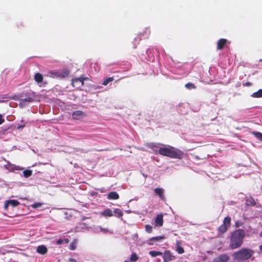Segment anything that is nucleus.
<instances>
[{"label": "nucleus", "instance_id": "nucleus-1", "mask_svg": "<svg viewBox=\"0 0 262 262\" xmlns=\"http://www.w3.org/2000/svg\"><path fill=\"white\" fill-rule=\"evenodd\" d=\"M159 150V154L173 159H181L183 158L184 154L180 149L170 145H162Z\"/></svg>", "mask_w": 262, "mask_h": 262}, {"label": "nucleus", "instance_id": "nucleus-2", "mask_svg": "<svg viewBox=\"0 0 262 262\" xmlns=\"http://www.w3.org/2000/svg\"><path fill=\"white\" fill-rule=\"evenodd\" d=\"M245 231L242 229H238L233 231L230 237V247L235 249L241 246L245 237Z\"/></svg>", "mask_w": 262, "mask_h": 262}, {"label": "nucleus", "instance_id": "nucleus-3", "mask_svg": "<svg viewBox=\"0 0 262 262\" xmlns=\"http://www.w3.org/2000/svg\"><path fill=\"white\" fill-rule=\"evenodd\" d=\"M254 252L253 250L248 248H243L235 252L232 254L234 260L238 261H244L250 259L253 255Z\"/></svg>", "mask_w": 262, "mask_h": 262}, {"label": "nucleus", "instance_id": "nucleus-4", "mask_svg": "<svg viewBox=\"0 0 262 262\" xmlns=\"http://www.w3.org/2000/svg\"><path fill=\"white\" fill-rule=\"evenodd\" d=\"M231 219L229 216L225 217L223 220V223L218 228V231L220 234L225 233L231 225Z\"/></svg>", "mask_w": 262, "mask_h": 262}, {"label": "nucleus", "instance_id": "nucleus-5", "mask_svg": "<svg viewBox=\"0 0 262 262\" xmlns=\"http://www.w3.org/2000/svg\"><path fill=\"white\" fill-rule=\"evenodd\" d=\"M70 73V71L67 69L60 71H53L51 72V74L53 75V76L60 78H64L68 77Z\"/></svg>", "mask_w": 262, "mask_h": 262}, {"label": "nucleus", "instance_id": "nucleus-6", "mask_svg": "<svg viewBox=\"0 0 262 262\" xmlns=\"http://www.w3.org/2000/svg\"><path fill=\"white\" fill-rule=\"evenodd\" d=\"M88 79V78L80 76L79 78L72 79V83L73 86L76 89H79L84 85V81Z\"/></svg>", "mask_w": 262, "mask_h": 262}, {"label": "nucleus", "instance_id": "nucleus-7", "mask_svg": "<svg viewBox=\"0 0 262 262\" xmlns=\"http://www.w3.org/2000/svg\"><path fill=\"white\" fill-rule=\"evenodd\" d=\"M85 116V114L81 111H76L73 112L72 119L73 120H80Z\"/></svg>", "mask_w": 262, "mask_h": 262}, {"label": "nucleus", "instance_id": "nucleus-8", "mask_svg": "<svg viewBox=\"0 0 262 262\" xmlns=\"http://www.w3.org/2000/svg\"><path fill=\"white\" fill-rule=\"evenodd\" d=\"M163 260L165 261V262H168L173 260L175 258V256L172 255L169 250H166L163 254Z\"/></svg>", "mask_w": 262, "mask_h": 262}, {"label": "nucleus", "instance_id": "nucleus-9", "mask_svg": "<svg viewBox=\"0 0 262 262\" xmlns=\"http://www.w3.org/2000/svg\"><path fill=\"white\" fill-rule=\"evenodd\" d=\"M229 257L226 254H223L213 259V262H228Z\"/></svg>", "mask_w": 262, "mask_h": 262}, {"label": "nucleus", "instance_id": "nucleus-10", "mask_svg": "<svg viewBox=\"0 0 262 262\" xmlns=\"http://www.w3.org/2000/svg\"><path fill=\"white\" fill-rule=\"evenodd\" d=\"M19 204V202L16 200H7L4 204V208L6 210H7L8 208V206L10 205H11L12 207H14L18 205Z\"/></svg>", "mask_w": 262, "mask_h": 262}, {"label": "nucleus", "instance_id": "nucleus-11", "mask_svg": "<svg viewBox=\"0 0 262 262\" xmlns=\"http://www.w3.org/2000/svg\"><path fill=\"white\" fill-rule=\"evenodd\" d=\"M163 215L162 214H159L155 220V225L157 227H161L163 225Z\"/></svg>", "mask_w": 262, "mask_h": 262}, {"label": "nucleus", "instance_id": "nucleus-12", "mask_svg": "<svg viewBox=\"0 0 262 262\" xmlns=\"http://www.w3.org/2000/svg\"><path fill=\"white\" fill-rule=\"evenodd\" d=\"M154 192L156 195L159 196L161 200L166 201V198L164 196V190L163 188H156L154 189Z\"/></svg>", "mask_w": 262, "mask_h": 262}, {"label": "nucleus", "instance_id": "nucleus-13", "mask_svg": "<svg viewBox=\"0 0 262 262\" xmlns=\"http://www.w3.org/2000/svg\"><path fill=\"white\" fill-rule=\"evenodd\" d=\"M160 145L161 144L160 143H150L147 144V146L155 152L157 153L158 152L159 154V150L161 147H160Z\"/></svg>", "mask_w": 262, "mask_h": 262}, {"label": "nucleus", "instance_id": "nucleus-14", "mask_svg": "<svg viewBox=\"0 0 262 262\" xmlns=\"http://www.w3.org/2000/svg\"><path fill=\"white\" fill-rule=\"evenodd\" d=\"M227 42L226 39L222 38L218 40L217 43V50H222Z\"/></svg>", "mask_w": 262, "mask_h": 262}, {"label": "nucleus", "instance_id": "nucleus-15", "mask_svg": "<svg viewBox=\"0 0 262 262\" xmlns=\"http://www.w3.org/2000/svg\"><path fill=\"white\" fill-rule=\"evenodd\" d=\"M36 251L39 254L44 255L47 253L48 249L45 245H42L37 247Z\"/></svg>", "mask_w": 262, "mask_h": 262}, {"label": "nucleus", "instance_id": "nucleus-16", "mask_svg": "<svg viewBox=\"0 0 262 262\" xmlns=\"http://www.w3.org/2000/svg\"><path fill=\"white\" fill-rule=\"evenodd\" d=\"M107 198L108 200H118L119 198V195L116 191H112L107 194Z\"/></svg>", "mask_w": 262, "mask_h": 262}, {"label": "nucleus", "instance_id": "nucleus-17", "mask_svg": "<svg viewBox=\"0 0 262 262\" xmlns=\"http://www.w3.org/2000/svg\"><path fill=\"white\" fill-rule=\"evenodd\" d=\"M100 214L104 217H111L113 215V213L111 209L106 208L100 213Z\"/></svg>", "mask_w": 262, "mask_h": 262}, {"label": "nucleus", "instance_id": "nucleus-18", "mask_svg": "<svg viewBox=\"0 0 262 262\" xmlns=\"http://www.w3.org/2000/svg\"><path fill=\"white\" fill-rule=\"evenodd\" d=\"M113 212L114 213V215L117 217H122L123 215L122 211L119 208H116L114 210Z\"/></svg>", "mask_w": 262, "mask_h": 262}, {"label": "nucleus", "instance_id": "nucleus-19", "mask_svg": "<svg viewBox=\"0 0 262 262\" xmlns=\"http://www.w3.org/2000/svg\"><path fill=\"white\" fill-rule=\"evenodd\" d=\"M34 79L37 82L40 83L43 80V76L39 73H36L34 76Z\"/></svg>", "mask_w": 262, "mask_h": 262}, {"label": "nucleus", "instance_id": "nucleus-20", "mask_svg": "<svg viewBox=\"0 0 262 262\" xmlns=\"http://www.w3.org/2000/svg\"><path fill=\"white\" fill-rule=\"evenodd\" d=\"M251 97H252L253 98L262 97V89H259L257 92L253 93L251 95Z\"/></svg>", "mask_w": 262, "mask_h": 262}, {"label": "nucleus", "instance_id": "nucleus-21", "mask_svg": "<svg viewBox=\"0 0 262 262\" xmlns=\"http://www.w3.org/2000/svg\"><path fill=\"white\" fill-rule=\"evenodd\" d=\"M251 134L253 135L258 140L262 142V134L258 132L253 131Z\"/></svg>", "mask_w": 262, "mask_h": 262}, {"label": "nucleus", "instance_id": "nucleus-22", "mask_svg": "<svg viewBox=\"0 0 262 262\" xmlns=\"http://www.w3.org/2000/svg\"><path fill=\"white\" fill-rule=\"evenodd\" d=\"M114 80L113 77H109L104 78L103 81L102 83V84L103 85H107L110 82L113 81Z\"/></svg>", "mask_w": 262, "mask_h": 262}, {"label": "nucleus", "instance_id": "nucleus-23", "mask_svg": "<svg viewBox=\"0 0 262 262\" xmlns=\"http://www.w3.org/2000/svg\"><path fill=\"white\" fill-rule=\"evenodd\" d=\"M139 259L138 255L136 253H133L129 258V260L130 262H135L137 261Z\"/></svg>", "mask_w": 262, "mask_h": 262}, {"label": "nucleus", "instance_id": "nucleus-24", "mask_svg": "<svg viewBox=\"0 0 262 262\" xmlns=\"http://www.w3.org/2000/svg\"><path fill=\"white\" fill-rule=\"evenodd\" d=\"M149 254L152 257H156L158 255H163V253L162 252L157 251H149Z\"/></svg>", "mask_w": 262, "mask_h": 262}, {"label": "nucleus", "instance_id": "nucleus-25", "mask_svg": "<svg viewBox=\"0 0 262 262\" xmlns=\"http://www.w3.org/2000/svg\"><path fill=\"white\" fill-rule=\"evenodd\" d=\"M32 170L29 169H26L23 171V175L25 178H28L32 176Z\"/></svg>", "mask_w": 262, "mask_h": 262}, {"label": "nucleus", "instance_id": "nucleus-26", "mask_svg": "<svg viewBox=\"0 0 262 262\" xmlns=\"http://www.w3.org/2000/svg\"><path fill=\"white\" fill-rule=\"evenodd\" d=\"M185 86L187 89H195L196 86L191 82H188L185 85Z\"/></svg>", "mask_w": 262, "mask_h": 262}, {"label": "nucleus", "instance_id": "nucleus-27", "mask_svg": "<svg viewBox=\"0 0 262 262\" xmlns=\"http://www.w3.org/2000/svg\"><path fill=\"white\" fill-rule=\"evenodd\" d=\"M150 34V30L148 29H145V30L143 31V33L141 34L144 38H148Z\"/></svg>", "mask_w": 262, "mask_h": 262}, {"label": "nucleus", "instance_id": "nucleus-28", "mask_svg": "<svg viewBox=\"0 0 262 262\" xmlns=\"http://www.w3.org/2000/svg\"><path fill=\"white\" fill-rule=\"evenodd\" d=\"M21 102L25 104L26 102H31L33 101V98L32 97H28L21 100Z\"/></svg>", "mask_w": 262, "mask_h": 262}, {"label": "nucleus", "instance_id": "nucleus-29", "mask_svg": "<svg viewBox=\"0 0 262 262\" xmlns=\"http://www.w3.org/2000/svg\"><path fill=\"white\" fill-rule=\"evenodd\" d=\"M145 230L148 233H151L152 231V227L150 225H146L145 226Z\"/></svg>", "mask_w": 262, "mask_h": 262}, {"label": "nucleus", "instance_id": "nucleus-30", "mask_svg": "<svg viewBox=\"0 0 262 262\" xmlns=\"http://www.w3.org/2000/svg\"><path fill=\"white\" fill-rule=\"evenodd\" d=\"M177 251L179 254H182L184 252V249L183 247L181 246L178 245L177 248Z\"/></svg>", "mask_w": 262, "mask_h": 262}, {"label": "nucleus", "instance_id": "nucleus-31", "mask_svg": "<svg viewBox=\"0 0 262 262\" xmlns=\"http://www.w3.org/2000/svg\"><path fill=\"white\" fill-rule=\"evenodd\" d=\"M41 205H42V203H39V202H37V203H35L34 204H32L31 205V207L33 208H37L40 207V206H41Z\"/></svg>", "mask_w": 262, "mask_h": 262}, {"label": "nucleus", "instance_id": "nucleus-32", "mask_svg": "<svg viewBox=\"0 0 262 262\" xmlns=\"http://www.w3.org/2000/svg\"><path fill=\"white\" fill-rule=\"evenodd\" d=\"M164 238V236H156V237H152V240H155V241H159L161 239H163Z\"/></svg>", "mask_w": 262, "mask_h": 262}, {"label": "nucleus", "instance_id": "nucleus-33", "mask_svg": "<svg viewBox=\"0 0 262 262\" xmlns=\"http://www.w3.org/2000/svg\"><path fill=\"white\" fill-rule=\"evenodd\" d=\"M63 240L61 238H60V239H58L57 241H56V244L57 245H61L63 243Z\"/></svg>", "mask_w": 262, "mask_h": 262}, {"label": "nucleus", "instance_id": "nucleus-34", "mask_svg": "<svg viewBox=\"0 0 262 262\" xmlns=\"http://www.w3.org/2000/svg\"><path fill=\"white\" fill-rule=\"evenodd\" d=\"M5 121L4 119L3 118V116L0 114V125L3 124Z\"/></svg>", "mask_w": 262, "mask_h": 262}, {"label": "nucleus", "instance_id": "nucleus-35", "mask_svg": "<svg viewBox=\"0 0 262 262\" xmlns=\"http://www.w3.org/2000/svg\"><path fill=\"white\" fill-rule=\"evenodd\" d=\"M243 85L245 86H249L252 85V83L248 81V82H246L245 84H243Z\"/></svg>", "mask_w": 262, "mask_h": 262}, {"label": "nucleus", "instance_id": "nucleus-36", "mask_svg": "<svg viewBox=\"0 0 262 262\" xmlns=\"http://www.w3.org/2000/svg\"><path fill=\"white\" fill-rule=\"evenodd\" d=\"M64 241L65 243H67V244L69 243V239L68 238H65L64 239Z\"/></svg>", "mask_w": 262, "mask_h": 262}, {"label": "nucleus", "instance_id": "nucleus-37", "mask_svg": "<svg viewBox=\"0 0 262 262\" xmlns=\"http://www.w3.org/2000/svg\"><path fill=\"white\" fill-rule=\"evenodd\" d=\"M24 127V125H19L18 127H17V128L18 129H19V128H23Z\"/></svg>", "mask_w": 262, "mask_h": 262}, {"label": "nucleus", "instance_id": "nucleus-38", "mask_svg": "<svg viewBox=\"0 0 262 262\" xmlns=\"http://www.w3.org/2000/svg\"><path fill=\"white\" fill-rule=\"evenodd\" d=\"M259 250L262 253V245L259 246Z\"/></svg>", "mask_w": 262, "mask_h": 262}, {"label": "nucleus", "instance_id": "nucleus-39", "mask_svg": "<svg viewBox=\"0 0 262 262\" xmlns=\"http://www.w3.org/2000/svg\"><path fill=\"white\" fill-rule=\"evenodd\" d=\"M235 226H236V227H238L239 226V225H238V223H235Z\"/></svg>", "mask_w": 262, "mask_h": 262}, {"label": "nucleus", "instance_id": "nucleus-40", "mask_svg": "<svg viewBox=\"0 0 262 262\" xmlns=\"http://www.w3.org/2000/svg\"><path fill=\"white\" fill-rule=\"evenodd\" d=\"M260 236L261 237H262V231L260 233Z\"/></svg>", "mask_w": 262, "mask_h": 262}, {"label": "nucleus", "instance_id": "nucleus-41", "mask_svg": "<svg viewBox=\"0 0 262 262\" xmlns=\"http://www.w3.org/2000/svg\"><path fill=\"white\" fill-rule=\"evenodd\" d=\"M72 250H74L75 249V248L74 247V246H72V248H71Z\"/></svg>", "mask_w": 262, "mask_h": 262}]
</instances>
